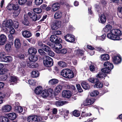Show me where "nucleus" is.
<instances>
[{
  "mask_svg": "<svg viewBox=\"0 0 122 122\" xmlns=\"http://www.w3.org/2000/svg\"><path fill=\"white\" fill-rule=\"evenodd\" d=\"M62 87L61 85H58L57 86L55 89V92L58 93L61 90Z\"/></svg>",
  "mask_w": 122,
  "mask_h": 122,
  "instance_id": "79ce46f5",
  "label": "nucleus"
},
{
  "mask_svg": "<svg viewBox=\"0 0 122 122\" xmlns=\"http://www.w3.org/2000/svg\"><path fill=\"white\" fill-rule=\"evenodd\" d=\"M112 26L110 25H106L105 27L103 29V30L105 32H107L110 30L112 29Z\"/></svg>",
  "mask_w": 122,
  "mask_h": 122,
  "instance_id": "c9c22d12",
  "label": "nucleus"
},
{
  "mask_svg": "<svg viewBox=\"0 0 122 122\" xmlns=\"http://www.w3.org/2000/svg\"><path fill=\"white\" fill-rule=\"evenodd\" d=\"M66 0H58V3L59 4L63 5L64 4Z\"/></svg>",
  "mask_w": 122,
  "mask_h": 122,
  "instance_id": "774afa93",
  "label": "nucleus"
},
{
  "mask_svg": "<svg viewBox=\"0 0 122 122\" xmlns=\"http://www.w3.org/2000/svg\"><path fill=\"white\" fill-rule=\"evenodd\" d=\"M8 118L5 117H3L1 121V122H8Z\"/></svg>",
  "mask_w": 122,
  "mask_h": 122,
  "instance_id": "e2e57ef3",
  "label": "nucleus"
},
{
  "mask_svg": "<svg viewBox=\"0 0 122 122\" xmlns=\"http://www.w3.org/2000/svg\"><path fill=\"white\" fill-rule=\"evenodd\" d=\"M27 1V0H18V3L20 5H24Z\"/></svg>",
  "mask_w": 122,
  "mask_h": 122,
  "instance_id": "de8ad7c7",
  "label": "nucleus"
},
{
  "mask_svg": "<svg viewBox=\"0 0 122 122\" xmlns=\"http://www.w3.org/2000/svg\"><path fill=\"white\" fill-rule=\"evenodd\" d=\"M106 76L105 73L102 72L99 73L96 76L97 78H102L105 77Z\"/></svg>",
  "mask_w": 122,
  "mask_h": 122,
  "instance_id": "58836bf2",
  "label": "nucleus"
},
{
  "mask_svg": "<svg viewBox=\"0 0 122 122\" xmlns=\"http://www.w3.org/2000/svg\"><path fill=\"white\" fill-rule=\"evenodd\" d=\"M89 69L91 71H94L95 69V67L93 65H91L89 67Z\"/></svg>",
  "mask_w": 122,
  "mask_h": 122,
  "instance_id": "0e129e2a",
  "label": "nucleus"
},
{
  "mask_svg": "<svg viewBox=\"0 0 122 122\" xmlns=\"http://www.w3.org/2000/svg\"><path fill=\"white\" fill-rule=\"evenodd\" d=\"M96 83L94 86V88H100L103 87V83L102 82L99 81V80Z\"/></svg>",
  "mask_w": 122,
  "mask_h": 122,
  "instance_id": "2f4dec72",
  "label": "nucleus"
},
{
  "mask_svg": "<svg viewBox=\"0 0 122 122\" xmlns=\"http://www.w3.org/2000/svg\"><path fill=\"white\" fill-rule=\"evenodd\" d=\"M62 95L63 97L69 98L71 96V93L70 91H69L65 90L63 91Z\"/></svg>",
  "mask_w": 122,
  "mask_h": 122,
  "instance_id": "2eb2a0df",
  "label": "nucleus"
},
{
  "mask_svg": "<svg viewBox=\"0 0 122 122\" xmlns=\"http://www.w3.org/2000/svg\"><path fill=\"white\" fill-rule=\"evenodd\" d=\"M13 26L15 29L17 28L19 26V23L17 21H15L13 23Z\"/></svg>",
  "mask_w": 122,
  "mask_h": 122,
  "instance_id": "13d9d810",
  "label": "nucleus"
},
{
  "mask_svg": "<svg viewBox=\"0 0 122 122\" xmlns=\"http://www.w3.org/2000/svg\"><path fill=\"white\" fill-rule=\"evenodd\" d=\"M73 115L75 116L76 117H78L80 115L79 112L76 110L74 111L73 112Z\"/></svg>",
  "mask_w": 122,
  "mask_h": 122,
  "instance_id": "09e8293b",
  "label": "nucleus"
},
{
  "mask_svg": "<svg viewBox=\"0 0 122 122\" xmlns=\"http://www.w3.org/2000/svg\"><path fill=\"white\" fill-rule=\"evenodd\" d=\"M32 61L28 62L27 63V66L30 68L37 67L38 66V64L34 62H32Z\"/></svg>",
  "mask_w": 122,
  "mask_h": 122,
  "instance_id": "6ab92c4d",
  "label": "nucleus"
},
{
  "mask_svg": "<svg viewBox=\"0 0 122 122\" xmlns=\"http://www.w3.org/2000/svg\"><path fill=\"white\" fill-rule=\"evenodd\" d=\"M28 82L29 84L31 85H34L35 84V81L32 79L28 80Z\"/></svg>",
  "mask_w": 122,
  "mask_h": 122,
  "instance_id": "6e6d98bb",
  "label": "nucleus"
},
{
  "mask_svg": "<svg viewBox=\"0 0 122 122\" xmlns=\"http://www.w3.org/2000/svg\"><path fill=\"white\" fill-rule=\"evenodd\" d=\"M7 41L6 36L3 34L0 35V46H3L5 43Z\"/></svg>",
  "mask_w": 122,
  "mask_h": 122,
  "instance_id": "ddd939ff",
  "label": "nucleus"
},
{
  "mask_svg": "<svg viewBox=\"0 0 122 122\" xmlns=\"http://www.w3.org/2000/svg\"><path fill=\"white\" fill-rule=\"evenodd\" d=\"M68 103V101H57L55 103L56 105L57 106H62Z\"/></svg>",
  "mask_w": 122,
  "mask_h": 122,
  "instance_id": "4be33fe9",
  "label": "nucleus"
},
{
  "mask_svg": "<svg viewBox=\"0 0 122 122\" xmlns=\"http://www.w3.org/2000/svg\"><path fill=\"white\" fill-rule=\"evenodd\" d=\"M46 58L44 60L43 62L44 65L46 67H51L53 65L52 59L48 56H45Z\"/></svg>",
  "mask_w": 122,
  "mask_h": 122,
  "instance_id": "39448f33",
  "label": "nucleus"
},
{
  "mask_svg": "<svg viewBox=\"0 0 122 122\" xmlns=\"http://www.w3.org/2000/svg\"><path fill=\"white\" fill-rule=\"evenodd\" d=\"M99 94V93L98 91L95 90L92 92L90 94V95L91 96L94 97L98 95Z\"/></svg>",
  "mask_w": 122,
  "mask_h": 122,
  "instance_id": "a18cd8bd",
  "label": "nucleus"
},
{
  "mask_svg": "<svg viewBox=\"0 0 122 122\" xmlns=\"http://www.w3.org/2000/svg\"><path fill=\"white\" fill-rule=\"evenodd\" d=\"M13 23L12 20H7L5 23H3L2 24L3 27H7L10 28L12 26Z\"/></svg>",
  "mask_w": 122,
  "mask_h": 122,
  "instance_id": "f8f14e48",
  "label": "nucleus"
},
{
  "mask_svg": "<svg viewBox=\"0 0 122 122\" xmlns=\"http://www.w3.org/2000/svg\"><path fill=\"white\" fill-rule=\"evenodd\" d=\"M31 76L33 78H36L39 76V73L38 71H33L31 74Z\"/></svg>",
  "mask_w": 122,
  "mask_h": 122,
  "instance_id": "e433bc0d",
  "label": "nucleus"
},
{
  "mask_svg": "<svg viewBox=\"0 0 122 122\" xmlns=\"http://www.w3.org/2000/svg\"><path fill=\"white\" fill-rule=\"evenodd\" d=\"M6 69H5L2 68L0 69V75H2L5 73Z\"/></svg>",
  "mask_w": 122,
  "mask_h": 122,
  "instance_id": "680f3d73",
  "label": "nucleus"
},
{
  "mask_svg": "<svg viewBox=\"0 0 122 122\" xmlns=\"http://www.w3.org/2000/svg\"><path fill=\"white\" fill-rule=\"evenodd\" d=\"M9 10L11 11H14L13 12V14H15V15H18L20 12L19 8V5L17 3L15 4H9L6 8Z\"/></svg>",
  "mask_w": 122,
  "mask_h": 122,
  "instance_id": "f03ea898",
  "label": "nucleus"
},
{
  "mask_svg": "<svg viewBox=\"0 0 122 122\" xmlns=\"http://www.w3.org/2000/svg\"><path fill=\"white\" fill-rule=\"evenodd\" d=\"M54 23L58 28L61 27V21H56Z\"/></svg>",
  "mask_w": 122,
  "mask_h": 122,
  "instance_id": "5fc2aeb1",
  "label": "nucleus"
},
{
  "mask_svg": "<svg viewBox=\"0 0 122 122\" xmlns=\"http://www.w3.org/2000/svg\"><path fill=\"white\" fill-rule=\"evenodd\" d=\"M27 119L29 122H39L42 120V118L40 116H31L28 117Z\"/></svg>",
  "mask_w": 122,
  "mask_h": 122,
  "instance_id": "423d86ee",
  "label": "nucleus"
},
{
  "mask_svg": "<svg viewBox=\"0 0 122 122\" xmlns=\"http://www.w3.org/2000/svg\"><path fill=\"white\" fill-rule=\"evenodd\" d=\"M42 90V88L41 86H38L36 88L35 92L36 94H39L41 93Z\"/></svg>",
  "mask_w": 122,
  "mask_h": 122,
  "instance_id": "393cba45",
  "label": "nucleus"
},
{
  "mask_svg": "<svg viewBox=\"0 0 122 122\" xmlns=\"http://www.w3.org/2000/svg\"><path fill=\"white\" fill-rule=\"evenodd\" d=\"M12 109L11 106L9 105H6L3 106L2 107V110L4 112H9Z\"/></svg>",
  "mask_w": 122,
  "mask_h": 122,
  "instance_id": "4468645a",
  "label": "nucleus"
},
{
  "mask_svg": "<svg viewBox=\"0 0 122 122\" xmlns=\"http://www.w3.org/2000/svg\"><path fill=\"white\" fill-rule=\"evenodd\" d=\"M95 101V99L93 98H88L84 102L83 104L85 106H89L92 104Z\"/></svg>",
  "mask_w": 122,
  "mask_h": 122,
  "instance_id": "6e6552de",
  "label": "nucleus"
},
{
  "mask_svg": "<svg viewBox=\"0 0 122 122\" xmlns=\"http://www.w3.org/2000/svg\"><path fill=\"white\" fill-rule=\"evenodd\" d=\"M71 50L70 49H67V50L66 49H64L59 51L58 52L60 53L65 54L67 53H68L70 52H71Z\"/></svg>",
  "mask_w": 122,
  "mask_h": 122,
  "instance_id": "7c9ffc66",
  "label": "nucleus"
},
{
  "mask_svg": "<svg viewBox=\"0 0 122 122\" xmlns=\"http://www.w3.org/2000/svg\"><path fill=\"white\" fill-rule=\"evenodd\" d=\"M58 28L55 25L54 23H53L51 25V28L52 30L57 29Z\"/></svg>",
  "mask_w": 122,
  "mask_h": 122,
  "instance_id": "3c124183",
  "label": "nucleus"
},
{
  "mask_svg": "<svg viewBox=\"0 0 122 122\" xmlns=\"http://www.w3.org/2000/svg\"><path fill=\"white\" fill-rule=\"evenodd\" d=\"M29 58V60L33 62H34L36 61L38 59L37 56L35 55H30Z\"/></svg>",
  "mask_w": 122,
  "mask_h": 122,
  "instance_id": "b1692460",
  "label": "nucleus"
},
{
  "mask_svg": "<svg viewBox=\"0 0 122 122\" xmlns=\"http://www.w3.org/2000/svg\"><path fill=\"white\" fill-rule=\"evenodd\" d=\"M28 52L30 55H35L37 53V51L35 48L31 47L29 48L28 50Z\"/></svg>",
  "mask_w": 122,
  "mask_h": 122,
  "instance_id": "5701e85b",
  "label": "nucleus"
},
{
  "mask_svg": "<svg viewBox=\"0 0 122 122\" xmlns=\"http://www.w3.org/2000/svg\"><path fill=\"white\" fill-rule=\"evenodd\" d=\"M50 40L51 42H53L55 44H58V46H59V47H56V48L57 49H59L62 47L61 45L59 43L61 41V39L59 38L56 36L55 35H51L50 38Z\"/></svg>",
  "mask_w": 122,
  "mask_h": 122,
  "instance_id": "20e7f679",
  "label": "nucleus"
},
{
  "mask_svg": "<svg viewBox=\"0 0 122 122\" xmlns=\"http://www.w3.org/2000/svg\"><path fill=\"white\" fill-rule=\"evenodd\" d=\"M92 115V114L90 113H85V112H82V114L81 116L82 117H87L88 116H90Z\"/></svg>",
  "mask_w": 122,
  "mask_h": 122,
  "instance_id": "bf43d9fd",
  "label": "nucleus"
},
{
  "mask_svg": "<svg viewBox=\"0 0 122 122\" xmlns=\"http://www.w3.org/2000/svg\"><path fill=\"white\" fill-rule=\"evenodd\" d=\"M38 52L41 55L44 56L46 54V53L41 49H39L38 50Z\"/></svg>",
  "mask_w": 122,
  "mask_h": 122,
  "instance_id": "4d7b16f0",
  "label": "nucleus"
},
{
  "mask_svg": "<svg viewBox=\"0 0 122 122\" xmlns=\"http://www.w3.org/2000/svg\"><path fill=\"white\" fill-rule=\"evenodd\" d=\"M106 36V34H104L101 36L99 37V39L102 41H103L105 39Z\"/></svg>",
  "mask_w": 122,
  "mask_h": 122,
  "instance_id": "69168bd1",
  "label": "nucleus"
},
{
  "mask_svg": "<svg viewBox=\"0 0 122 122\" xmlns=\"http://www.w3.org/2000/svg\"><path fill=\"white\" fill-rule=\"evenodd\" d=\"M10 81L11 82V83L10 84V85L11 83H12L13 84V83H16L17 81V78L15 77L11 76Z\"/></svg>",
  "mask_w": 122,
  "mask_h": 122,
  "instance_id": "c03bdc74",
  "label": "nucleus"
},
{
  "mask_svg": "<svg viewBox=\"0 0 122 122\" xmlns=\"http://www.w3.org/2000/svg\"><path fill=\"white\" fill-rule=\"evenodd\" d=\"M33 12L29 11L27 13L28 15H35L36 14H39L42 11L41 9L39 8H34L33 10Z\"/></svg>",
  "mask_w": 122,
  "mask_h": 122,
  "instance_id": "9b49d317",
  "label": "nucleus"
},
{
  "mask_svg": "<svg viewBox=\"0 0 122 122\" xmlns=\"http://www.w3.org/2000/svg\"><path fill=\"white\" fill-rule=\"evenodd\" d=\"M81 85L84 89H88L90 88V85L87 83L85 81H82L81 83Z\"/></svg>",
  "mask_w": 122,
  "mask_h": 122,
  "instance_id": "a878e982",
  "label": "nucleus"
},
{
  "mask_svg": "<svg viewBox=\"0 0 122 122\" xmlns=\"http://www.w3.org/2000/svg\"><path fill=\"white\" fill-rule=\"evenodd\" d=\"M48 55L51 56H54V53L53 52L51 51V49L49 50V51L47 52Z\"/></svg>",
  "mask_w": 122,
  "mask_h": 122,
  "instance_id": "052dcab7",
  "label": "nucleus"
},
{
  "mask_svg": "<svg viewBox=\"0 0 122 122\" xmlns=\"http://www.w3.org/2000/svg\"><path fill=\"white\" fill-rule=\"evenodd\" d=\"M61 74L63 77L68 78H72L74 76L73 72L68 69L62 70L61 72Z\"/></svg>",
  "mask_w": 122,
  "mask_h": 122,
  "instance_id": "7ed1b4c3",
  "label": "nucleus"
},
{
  "mask_svg": "<svg viewBox=\"0 0 122 122\" xmlns=\"http://www.w3.org/2000/svg\"><path fill=\"white\" fill-rule=\"evenodd\" d=\"M41 96L43 98H46L49 96H51L53 93V90L51 88L42 91Z\"/></svg>",
  "mask_w": 122,
  "mask_h": 122,
  "instance_id": "0eeeda50",
  "label": "nucleus"
},
{
  "mask_svg": "<svg viewBox=\"0 0 122 122\" xmlns=\"http://www.w3.org/2000/svg\"><path fill=\"white\" fill-rule=\"evenodd\" d=\"M22 34L23 36L26 38H29L32 36V34L29 31L27 30L22 31Z\"/></svg>",
  "mask_w": 122,
  "mask_h": 122,
  "instance_id": "dca6fc26",
  "label": "nucleus"
},
{
  "mask_svg": "<svg viewBox=\"0 0 122 122\" xmlns=\"http://www.w3.org/2000/svg\"><path fill=\"white\" fill-rule=\"evenodd\" d=\"M8 118L11 120H13L16 117V114L14 112L10 113L8 114Z\"/></svg>",
  "mask_w": 122,
  "mask_h": 122,
  "instance_id": "412c9836",
  "label": "nucleus"
},
{
  "mask_svg": "<svg viewBox=\"0 0 122 122\" xmlns=\"http://www.w3.org/2000/svg\"><path fill=\"white\" fill-rule=\"evenodd\" d=\"M29 19L30 20L35 21L37 20H38L40 19V16H38V17L37 16H28Z\"/></svg>",
  "mask_w": 122,
  "mask_h": 122,
  "instance_id": "c85d7f7f",
  "label": "nucleus"
},
{
  "mask_svg": "<svg viewBox=\"0 0 122 122\" xmlns=\"http://www.w3.org/2000/svg\"><path fill=\"white\" fill-rule=\"evenodd\" d=\"M14 44L15 47L18 49L20 48L21 45L20 40L18 39H16L15 40Z\"/></svg>",
  "mask_w": 122,
  "mask_h": 122,
  "instance_id": "bb28decb",
  "label": "nucleus"
},
{
  "mask_svg": "<svg viewBox=\"0 0 122 122\" xmlns=\"http://www.w3.org/2000/svg\"><path fill=\"white\" fill-rule=\"evenodd\" d=\"M122 34L120 30L113 29L111 30L110 32L108 33L107 37L110 39L119 40L122 39L120 38Z\"/></svg>",
  "mask_w": 122,
  "mask_h": 122,
  "instance_id": "f257e3e1",
  "label": "nucleus"
},
{
  "mask_svg": "<svg viewBox=\"0 0 122 122\" xmlns=\"http://www.w3.org/2000/svg\"><path fill=\"white\" fill-rule=\"evenodd\" d=\"M58 64L60 66L63 68L66 67L67 66V63L63 61H60L58 62Z\"/></svg>",
  "mask_w": 122,
  "mask_h": 122,
  "instance_id": "ea45409f",
  "label": "nucleus"
},
{
  "mask_svg": "<svg viewBox=\"0 0 122 122\" xmlns=\"http://www.w3.org/2000/svg\"><path fill=\"white\" fill-rule=\"evenodd\" d=\"M104 66L105 67L109 68L111 70L113 68V65L112 64L108 61L105 62L104 64Z\"/></svg>",
  "mask_w": 122,
  "mask_h": 122,
  "instance_id": "aec40b11",
  "label": "nucleus"
},
{
  "mask_svg": "<svg viewBox=\"0 0 122 122\" xmlns=\"http://www.w3.org/2000/svg\"><path fill=\"white\" fill-rule=\"evenodd\" d=\"M15 111L17 113H21L23 111L22 108L21 106H16L15 107Z\"/></svg>",
  "mask_w": 122,
  "mask_h": 122,
  "instance_id": "4c0bfd02",
  "label": "nucleus"
},
{
  "mask_svg": "<svg viewBox=\"0 0 122 122\" xmlns=\"http://www.w3.org/2000/svg\"><path fill=\"white\" fill-rule=\"evenodd\" d=\"M12 60V58L11 56H3V58H2L1 61H3L8 62L10 61H11Z\"/></svg>",
  "mask_w": 122,
  "mask_h": 122,
  "instance_id": "a211bd4d",
  "label": "nucleus"
},
{
  "mask_svg": "<svg viewBox=\"0 0 122 122\" xmlns=\"http://www.w3.org/2000/svg\"><path fill=\"white\" fill-rule=\"evenodd\" d=\"M58 80L56 79H51L49 81L50 85H55L58 82Z\"/></svg>",
  "mask_w": 122,
  "mask_h": 122,
  "instance_id": "f704fd0d",
  "label": "nucleus"
},
{
  "mask_svg": "<svg viewBox=\"0 0 122 122\" xmlns=\"http://www.w3.org/2000/svg\"><path fill=\"white\" fill-rule=\"evenodd\" d=\"M106 19L105 16H100L99 18L98 21L100 23L104 24L106 22Z\"/></svg>",
  "mask_w": 122,
  "mask_h": 122,
  "instance_id": "cd10ccee",
  "label": "nucleus"
},
{
  "mask_svg": "<svg viewBox=\"0 0 122 122\" xmlns=\"http://www.w3.org/2000/svg\"><path fill=\"white\" fill-rule=\"evenodd\" d=\"M43 46H44L42 47L43 50L47 52L49 51V50L51 49L48 46L46 45H44Z\"/></svg>",
  "mask_w": 122,
  "mask_h": 122,
  "instance_id": "49530a36",
  "label": "nucleus"
},
{
  "mask_svg": "<svg viewBox=\"0 0 122 122\" xmlns=\"http://www.w3.org/2000/svg\"><path fill=\"white\" fill-rule=\"evenodd\" d=\"M102 61H107L109 59V56L107 54H105L101 55V56Z\"/></svg>",
  "mask_w": 122,
  "mask_h": 122,
  "instance_id": "72a5a7b5",
  "label": "nucleus"
},
{
  "mask_svg": "<svg viewBox=\"0 0 122 122\" xmlns=\"http://www.w3.org/2000/svg\"><path fill=\"white\" fill-rule=\"evenodd\" d=\"M5 48L7 51H9L11 49V45L8 44H7L5 46Z\"/></svg>",
  "mask_w": 122,
  "mask_h": 122,
  "instance_id": "8fccbe9b",
  "label": "nucleus"
},
{
  "mask_svg": "<svg viewBox=\"0 0 122 122\" xmlns=\"http://www.w3.org/2000/svg\"><path fill=\"white\" fill-rule=\"evenodd\" d=\"M24 19L22 22V23L26 25H28L29 24L28 20L29 17L28 16H24Z\"/></svg>",
  "mask_w": 122,
  "mask_h": 122,
  "instance_id": "473e14b6",
  "label": "nucleus"
},
{
  "mask_svg": "<svg viewBox=\"0 0 122 122\" xmlns=\"http://www.w3.org/2000/svg\"><path fill=\"white\" fill-rule=\"evenodd\" d=\"M64 39L67 41L73 42L75 41L74 36L70 34H67L64 36Z\"/></svg>",
  "mask_w": 122,
  "mask_h": 122,
  "instance_id": "9d476101",
  "label": "nucleus"
},
{
  "mask_svg": "<svg viewBox=\"0 0 122 122\" xmlns=\"http://www.w3.org/2000/svg\"><path fill=\"white\" fill-rule=\"evenodd\" d=\"M84 51L81 50H80V49H79L77 50H76L74 52V54L78 56L79 57H80V56H82L81 58L82 59L85 60L86 56H84Z\"/></svg>",
  "mask_w": 122,
  "mask_h": 122,
  "instance_id": "1a4fd4ad",
  "label": "nucleus"
},
{
  "mask_svg": "<svg viewBox=\"0 0 122 122\" xmlns=\"http://www.w3.org/2000/svg\"><path fill=\"white\" fill-rule=\"evenodd\" d=\"M112 61L114 64H118L121 62V59L119 56H115L112 58Z\"/></svg>",
  "mask_w": 122,
  "mask_h": 122,
  "instance_id": "f3484780",
  "label": "nucleus"
},
{
  "mask_svg": "<svg viewBox=\"0 0 122 122\" xmlns=\"http://www.w3.org/2000/svg\"><path fill=\"white\" fill-rule=\"evenodd\" d=\"M10 28V34H13L15 31V30L12 27V26Z\"/></svg>",
  "mask_w": 122,
  "mask_h": 122,
  "instance_id": "338daca9",
  "label": "nucleus"
},
{
  "mask_svg": "<svg viewBox=\"0 0 122 122\" xmlns=\"http://www.w3.org/2000/svg\"><path fill=\"white\" fill-rule=\"evenodd\" d=\"M43 1V0H35L36 4V5H39L41 4Z\"/></svg>",
  "mask_w": 122,
  "mask_h": 122,
  "instance_id": "603ef678",
  "label": "nucleus"
},
{
  "mask_svg": "<svg viewBox=\"0 0 122 122\" xmlns=\"http://www.w3.org/2000/svg\"><path fill=\"white\" fill-rule=\"evenodd\" d=\"M60 6V4L57 3L53 4L52 6L53 11H56L58 10Z\"/></svg>",
  "mask_w": 122,
  "mask_h": 122,
  "instance_id": "c756f323",
  "label": "nucleus"
},
{
  "mask_svg": "<svg viewBox=\"0 0 122 122\" xmlns=\"http://www.w3.org/2000/svg\"><path fill=\"white\" fill-rule=\"evenodd\" d=\"M88 80L92 83H95L99 80L97 79L93 78H89L88 79Z\"/></svg>",
  "mask_w": 122,
  "mask_h": 122,
  "instance_id": "37998d69",
  "label": "nucleus"
},
{
  "mask_svg": "<svg viewBox=\"0 0 122 122\" xmlns=\"http://www.w3.org/2000/svg\"><path fill=\"white\" fill-rule=\"evenodd\" d=\"M101 71L102 72H103L105 73H108L110 72L111 70L109 68L105 67V68H102L101 69Z\"/></svg>",
  "mask_w": 122,
  "mask_h": 122,
  "instance_id": "a19ab883",
  "label": "nucleus"
},
{
  "mask_svg": "<svg viewBox=\"0 0 122 122\" xmlns=\"http://www.w3.org/2000/svg\"><path fill=\"white\" fill-rule=\"evenodd\" d=\"M77 89L79 92H81L83 91L80 85L79 84H77L76 85Z\"/></svg>",
  "mask_w": 122,
  "mask_h": 122,
  "instance_id": "864d4df0",
  "label": "nucleus"
}]
</instances>
